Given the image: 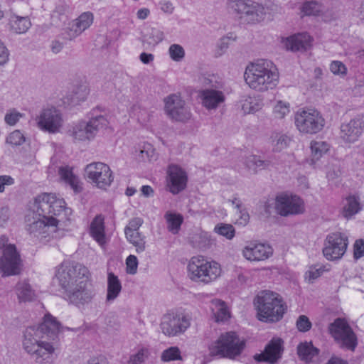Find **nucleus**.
Wrapping results in <instances>:
<instances>
[{
  "mask_svg": "<svg viewBox=\"0 0 364 364\" xmlns=\"http://www.w3.org/2000/svg\"><path fill=\"white\" fill-rule=\"evenodd\" d=\"M60 323L50 314L43 317L38 326H29L24 331L23 346L33 356L37 364H52L54 347L51 341L58 338Z\"/></svg>",
  "mask_w": 364,
  "mask_h": 364,
  "instance_id": "nucleus-1",
  "label": "nucleus"
},
{
  "mask_svg": "<svg viewBox=\"0 0 364 364\" xmlns=\"http://www.w3.org/2000/svg\"><path fill=\"white\" fill-rule=\"evenodd\" d=\"M89 270L75 262H64L58 268L55 277L65 296L77 306L91 301L94 292L88 287Z\"/></svg>",
  "mask_w": 364,
  "mask_h": 364,
  "instance_id": "nucleus-2",
  "label": "nucleus"
},
{
  "mask_svg": "<svg viewBox=\"0 0 364 364\" xmlns=\"http://www.w3.org/2000/svg\"><path fill=\"white\" fill-rule=\"evenodd\" d=\"M257 318L265 323H276L282 319L287 311V306L282 297L270 291L259 292L254 299Z\"/></svg>",
  "mask_w": 364,
  "mask_h": 364,
  "instance_id": "nucleus-3",
  "label": "nucleus"
},
{
  "mask_svg": "<svg viewBox=\"0 0 364 364\" xmlns=\"http://www.w3.org/2000/svg\"><path fill=\"white\" fill-rule=\"evenodd\" d=\"M244 77L251 88L263 92L276 86L279 75L272 62L262 59L246 68Z\"/></svg>",
  "mask_w": 364,
  "mask_h": 364,
  "instance_id": "nucleus-4",
  "label": "nucleus"
},
{
  "mask_svg": "<svg viewBox=\"0 0 364 364\" xmlns=\"http://www.w3.org/2000/svg\"><path fill=\"white\" fill-rule=\"evenodd\" d=\"M245 347L244 340H240L235 332L230 331L221 334L218 339L210 347V354L213 356L235 358L240 355Z\"/></svg>",
  "mask_w": 364,
  "mask_h": 364,
  "instance_id": "nucleus-5",
  "label": "nucleus"
},
{
  "mask_svg": "<svg viewBox=\"0 0 364 364\" xmlns=\"http://www.w3.org/2000/svg\"><path fill=\"white\" fill-rule=\"evenodd\" d=\"M187 268L191 279L205 284L217 279L221 272L218 263L208 262L201 256L193 257Z\"/></svg>",
  "mask_w": 364,
  "mask_h": 364,
  "instance_id": "nucleus-6",
  "label": "nucleus"
},
{
  "mask_svg": "<svg viewBox=\"0 0 364 364\" xmlns=\"http://www.w3.org/2000/svg\"><path fill=\"white\" fill-rule=\"evenodd\" d=\"M36 215L43 218H57L62 213L68 215L71 213V210L65 207V202L63 198H58L53 193H43L38 196L34 203Z\"/></svg>",
  "mask_w": 364,
  "mask_h": 364,
  "instance_id": "nucleus-7",
  "label": "nucleus"
},
{
  "mask_svg": "<svg viewBox=\"0 0 364 364\" xmlns=\"http://www.w3.org/2000/svg\"><path fill=\"white\" fill-rule=\"evenodd\" d=\"M228 8L240 14V19L247 23H257L263 21L267 9L252 0H229Z\"/></svg>",
  "mask_w": 364,
  "mask_h": 364,
  "instance_id": "nucleus-8",
  "label": "nucleus"
},
{
  "mask_svg": "<svg viewBox=\"0 0 364 364\" xmlns=\"http://www.w3.org/2000/svg\"><path fill=\"white\" fill-rule=\"evenodd\" d=\"M63 219L43 218L38 215L35 218L33 216V220L31 221L30 216H26V230L30 235L38 237L41 240L47 237H56V234L60 229V224Z\"/></svg>",
  "mask_w": 364,
  "mask_h": 364,
  "instance_id": "nucleus-9",
  "label": "nucleus"
},
{
  "mask_svg": "<svg viewBox=\"0 0 364 364\" xmlns=\"http://www.w3.org/2000/svg\"><path fill=\"white\" fill-rule=\"evenodd\" d=\"M328 331L341 348L355 350L358 345L357 336L346 319L336 318L328 325Z\"/></svg>",
  "mask_w": 364,
  "mask_h": 364,
  "instance_id": "nucleus-10",
  "label": "nucleus"
},
{
  "mask_svg": "<svg viewBox=\"0 0 364 364\" xmlns=\"http://www.w3.org/2000/svg\"><path fill=\"white\" fill-rule=\"evenodd\" d=\"M107 125L108 121L103 115L94 116L92 114L89 121L79 122L69 132L75 140H91L100 130L105 129Z\"/></svg>",
  "mask_w": 364,
  "mask_h": 364,
  "instance_id": "nucleus-11",
  "label": "nucleus"
},
{
  "mask_svg": "<svg viewBox=\"0 0 364 364\" xmlns=\"http://www.w3.org/2000/svg\"><path fill=\"white\" fill-rule=\"evenodd\" d=\"M295 125L299 132L306 134H316L324 127L325 120L316 109L302 110L295 114Z\"/></svg>",
  "mask_w": 364,
  "mask_h": 364,
  "instance_id": "nucleus-12",
  "label": "nucleus"
},
{
  "mask_svg": "<svg viewBox=\"0 0 364 364\" xmlns=\"http://www.w3.org/2000/svg\"><path fill=\"white\" fill-rule=\"evenodd\" d=\"M191 325L188 315L169 311L161 318V328L164 334L168 336H177L183 333Z\"/></svg>",
  "mask_w": 364,
  "mask_h": 364,
  "instance_id": "nucleus-13",
  "label": "nucleus"
},
{
  "mask_svg": "<svg viewBox=\"0 0 364 364\" xmlns=\"http://www.w3.org/2000/svg\"><path fill=\"white\" fill-rule=\"evenodd\" d=\"M85 176L102 189L109 187L114 179L109 166L102 162H94L87 165L85 168Z\"/></svg>",
  "mask_w": 364,
  "mask_h": 364,
  "instance_id": "nucleus-14",
  "label": "nucleus"
},
{
  "mask_svg": "<svg viewBox=\"0 0 364 364\" xmlns=\"http://www.w3.org/2000/svg\"><path fill=\"white\" fill-rule=\"evenodd\" d=\"M348 244L347 236L341 232H333L326 237L323 255L328 260L340 259L346 252Z\"/></svg>",
  "mask_w": 364,
  "mask_h": 364,
  "instance_id": "nucleus-15",
  "label": "nucleus"
},
{
  "mask_svg": "<svg viewBox=\"0 0 364 364\" xmlns=\"http://www.w3.org/2000/svg\"><path fill=\"white\" fill-rule=\"evenodd\" d=\"M165 112L173 120L186 122L191 117L189 108L179 96L171 95L165 99Z\"/></svg>",
  "mask_w": 364,
  "mask_h": 364,
  "instance_id": "nucleus-16",
  "label": "nucleus"
},
{
  "mask_svg": "<svg viewBox=\"0 0 364 364\" xmlns=\"http://www.w3.org/2000/svg\"><path fill=\"white\" fill-rule=\"evenodd\" d=\"M21 259L14 245H7L0 259V269L4 276L17 275L21 272Z\"/></svg>",
  "mask_w": 364,
  "mask_h": 364,
  "instance_id": "nucleus-17",
  "label": "nucleus"
},
{
  "mask_svg": "<svg viewBox=\"0 0 364 364\" xmlns=\"http://www.w3.org/2000/svg\"><path fill=\"white\" fill-rule=\"evenodd\" d=\"M275 209L281 216L297 215L303 213V202L296 196L281 194L276 197Z\"/></svg>",
  "mask_w": 364,
  "mask_h": 364,
  "instance_id": "nucleus-18",
  "label": "nucleus"
},
{
  "mask_svg": "<svg viewBox=\"0 0 364 364\" xmlns=\"http://www.w3.org/2000/svg\"><path fill=\"white\" fill-rule=\"evenodd\" d=\"M188 176L186 172L179 166L170 164L167 169V188L176 195L183 191L187 186Z\"/></svg>",
  "mask_w": 364,
  "mask_h": 364,
  "instance_id": "nucleus-19",
  "label": "nucleus"
},
{
  "mask_svg": "<svg viewBox=\"0 0 364 364\" xmlns=\"http://www.w3.org/2000/svg\"><path fill=\"white\" fill-rule=\"evenodd\" d=\"M62 123L60 112L55 107H52L42 110L38 117V126L43 131L56 133L59 132Z\"/></svg>",
  "mask_w": 364,
  "mask_h": 364,
  "instance_id": "nucleus-20",
  "label": "nucleus"
},
{
  "mask_svg": "<svg viewBox=\"0 0 364 364\" xmlns=\"http://www.w3.org/2000/svg\"><path fill=\"white\" fill-rule=\"evenodd\" d=\"M284 341L280 338H273L265 346L264 352L255 354L254 358L257 362L276 363L282 357L284 351Z\"/></svg>",
  "mask_w": 364,
  "mask_h": 364,
  "instance_id": "nucleus-21",
  "label": "nucleus"
},
{
  "mask_svg": "<svg viewBox=\"0 0 364 364\" xmlns=\"http://www.w3.org/2000/svg\"><path fill=\"white\" fill-rule=\"evenodd\" d=\"M93 21V15L90 12L82 14L77 18L69 23L68 27L63 33V38L67 40H73L78 36L85 29L89 28Z\"/></svg>",
  "mask_w": 364,
  "mask_h": 364,
  "instance_id": "nucleus-22",
  "label": "nucleus"
},
{
  "mask_svg": "<svg viewBox=\"0 0 364 364\" xmlns=\"http://www.w3.org/2000/svg\"><path fill=\"white\" fill-rule=\"evenodd\" d=\"M364 128V115H358L348 123L341 126V137L347 142L355 141Z\"/></svg>",
  "mask_w": 364,
  "mask_h": 364,
  "instance_id": "nucleus-23",
  "label": "nucleus"
},
{
  "mask_svg": "<svg viewBox=\"0 0 364 364\" xmlns=\"http://www.w3.org/2000/svg\"><path fill=\"white\" fill-rule=\"evenodd\" d=\"M273 253L271 246L262 243L250 244L243 250L244 257L251 261H260L269 258Z\"/></svg>",
  "mask_w": 364,
  "mask_h": 364,
  "instance_id": "nucleus-24",
  "label": "nucleus"
},
{
  "mask_svg": "<svg viewBox=\"0 0 364 364\" xmlns=\"http://www.w3.org/2000/svg\"><path fill=\"white\" fill-rule=\"evenodd\" d=\"M200 96L203 105L208 109H216L225 100V96L222 91L213 89L202 90Z\"/></svg>",
  "mask_w": 364,
  "mask_h": 364,
  "instance_id": "nucleus-25",
  "label": "nucleus"
},
{
  "mask_svg": "<svg viewBox=\"0 0 364 364\" xmlns=\"http://www.w3.org/2000/svg\"><path fill=\"white\" fill-rule=\"evenodd\" d=\"M310 36L306 33H298L287 38L285 46L292 51H305L310 46Z\"/></svg>",
  "mask_w": 364,
  "mask_h": 364,
  "instance_id": "nucleus-26",
  "label": "nucleus"
},
{
  "mask_svg": "<svg viewBox=\"0 0 364 364\" xmlns=\"http://www.w3.org/2000/svg\"><path fill=\"white\" fill-rule=\"evenodd\" d=\"M90 233L93 238L100 244L105 242L104 217L97 215L90 224Z\"/></svg>",
  "mask_w": 364,
  "mask_h": 364,
  "instance_id": "nucleus-27",
  "label": "nucleus"
},
{
  "mask_svg": "<svg viewBox=\"0 0 364 364\" xmlns=\"http://www.w3.org/2000/svg\"><path fill=\"white\" fill-rule=\"evenodd\" d=\"M10 29L15 33H25L31 27V23L28 17L11 14L9 18Z\"/></svg>",
  "mask_w": 364,
  "mask_h": 364,
  "instance_id": "nucleus-28",
  "label": "nucleus"
},
{
  "mask_svg": "<svg viewBox=\"0 0 364 364\" xmlns=\"http://www.w3.org/2000/svg\"><path fill=\"white\" fill-rule=\"evenodd\" d=\"M319 352V349L314 347L311 342L301 343L297 346V354L299 358L306 363L311 362Z\"/></svg>",
  "mask_w": 364,
  "mask_h": 364,
  "instance_id": "nucleus-29",
  "label": "nucleus"
},
{
  "mask_svg": "<svg viewBox=\"0 0 364 364\" xmlns=\"http://www.w3.org/2000/svg\"><path fill=\"white\" fill-rule=\"evenodd\" d=\"M70 7L65 1L59 0L51 14V20L58 24L60 22H65L68 18Z\"/></svg>",
  "mask_w": 364,
  "mask_h": 364,
  "instance_id": "nucleus-30",
  "label": "nucleus"
},
{
  "mask_svg": "<svg viewBox=\"0 0 364 364\" xmlns=\"http://www.w3.org/2000/svg\"><path fill=\"white\" fill-rule=\"evenodd\" d=\"M122 290V284L118 277L112 272L108 273L107 301L114 300Z\"/></svg>",
  "mask_w": 364,
  "mask_h": 364,
  "instance_id": "nucleus-31",
  "label": "nucleus"
},
{
  "mask_svg": "<svg viewBox=\"0 0 364 364\" xmlns=\"http://www.w3.org/2000/svg\"><path fill=\"white\" fill-rule=\"evenodd\" d=\"M59 175L60 178L74 190L75 192L79 193L82 190L78 178L75 176L72 170L68 166L60 167L59 168Z\"/></svg>",
  "mask_w": 364,
  "mask_h": 364,
  "instance_id": "nucleus-32",
  "label": "nucleus"
},
{
  "mask_svg": "<svg viewBox=\"0 0 364 364\" xmlns=\"http://www.w3.org/2000/svg\"><path fill=\"white\" fill-rule=\"evenodd\" d=\"M271 162L268 160H262L260 156L256 155H251L247 156L245 161V165L247 168L256 173L258 170H262L267 168Z\"/></svg>",
  "mask_w": 364,
  "mask_h": 364,
  "instance_id": "nucleus-33",
  "label": "nucleus"
},
{
  "mask_svg": "<svg viewBox=\"0 0 364 364\" xmlns=\"http://www.w3.org/2000/svg\"><path fill=\"white\" fill-rule=\"evenodd\" d=\"M164 218L168 224V230L173 234H177L183 221V216L181 214L166 212Z\"/></svg>",
  "mask_w": 364,
  "mask_h": 364,
  "instance_id": "nucleus-34",
  "label": "nucleus"
},
{
  "mask_svg": "<svg viewBox=\"0 0 364 364\" xmlns=\"http://www.w3.org/2000/svg\"><path fill=\"white\" fill-rule=\"evenodd\" d=\"M361 209L358 198L354 196L346 198V203L343 206V215L348 218L358 213Z\"/></svg>",
  "mask_w": 364,
  "mask_h": 364,
  "instance_id": "nucleus-35",
  "label": "nucleus"
},
{
  "mask_svg": "<svg viewBox=\"0 0 364 364\" xmlns=\"http://www.w3.org/2000/svg\"><path fill=\"white\" fill-rule=\"evenodd\" d=\"M17 295L20 301H31L35 294L30 284L26 282H18L16 286Z\"/></svg>",
  "mask_w": 364,
  "mask_h": 364,
  "instance_id": "nucleus-36",
  "label": "nucleus"
},
{
  "mask_svg": "<svg viewBox=\"0 0 364 364\" xmlns=\"http://www.w3.org/2000/svg\"><path fill=\"white\" fill-rule=\"evenodd\" d=\"M125 235L128 241L136 247V252L137 253L143 252L145 250V237L143 236L140 232L129 233V231L128 233L127 232Z\"/></svg>",
  "mask_w": 364,
  "mask_h": 364,
  "instance_id": "nucleus-37",
  "label": "nucleus"
},
{
  "mask_svg": "<svg viewBox=\"0 0 364 364\" xmlns=\"http://www.w3.org/2000/svg\"><path fill=\"white\" fill-rule=\"evenodd\" d=\"M311 150L312 156L311 161L313 163H315L323 156V154L328 151V144L322 141H311Z\"/></svg>",
  "mask_w": 364,
  "mask_h": 364,
  "instance_id": "nucleus-38",
  "label": "nucleus"
},
{
  "mask_svg": "<svg viewBox=\"0 0 364 364\" xmlns=\"http://www.w3.org/2000/svg\"><path fill=\"white\" fill-rule=\"evenodd\" d=\"M323 10V5L316 1H305L301 7V11L306 16L319 15Z\"/></svg>",
  "mask_w": 364,
  "mask_h": 364,
  "instance_id": "nucleus-39",
  "label": "nucleus"
},
{
  "mask_svg": "<svg viewBox=\"0 0 364 364\" xmlns=\"http://www.w3.org/2000/svg\"><path fill=\"white\" fill-rule=\"evenodd\" d=\"M89 93V90L86 85H81L75 87L72 93L68 96V100L73 104H77L81 101H84Z\"/></svg>",
  "mask_w": 364,
  "mask_h": 364,
  "instance_id": "nucleus-40",
  "label": "nucleus"
},
{
  "mask_svg": "<svg viewBox=\"0 0 364 364\" xmlns=\"http://www.w3.org/2000/svg\"><path fill=\"white\" fill-rule=\"evenodd\" d=\"M164 32L157 29L151 28V31L143 36L144 43L155 46L164 40Z\"/></svg>",
  "mask_w": 364,
  "mask_h": 364,
  "instance_id": "nucleus-41",
  "label": "nucleus"
},
{
  "mask_svg": "<svg viewBox=\"0 0 364 364\" xmlns=\"http://www.w3.org/2000/svg\"><path fill=\"white\" fill-rule=\"evenodd\" d=\"M215 309H216L214 312V315L217 322H223L227 321L230 318V312L224 301H217L215 302Z\"/></svg>",
  "mask_w": 364,
  "mask_h": 364,
  "instance_id": "nucleus-42",
  "label": "nucleus"
},
{
  "mask_svg": "<svg viewBox=\"0 0 364 364\" xmlns=\"http://www.w3.org/2000/svg\"><path fill=\"white\" fill-rule=\"evenodd\" d=\"M215 232L218 234L231 240L235 236V228L230 224L220 223L215 227Z\"/></svg>",
  "mask_w": 364,
  "mask_h": 364,
  "instance_id": "nucleus-43",
  "label": "nucleus"
},
{
  "mask_svg": "<svg viewBox=\"0 0 364 364\" xmlns=\"http://www.w3.org/2000/svg\"><path fill=\"white\" fill-rule=\"evenodd\" d=\"M161 358L165 362L181 360V351L176 346L170 347L163 351Z\"/></svg>",
  "mask_w": 364,
  "mask_h": 364,
  "instance_id": "nucleus-44",
  "label": "nucleus"
},
{
  "mask_svg": "<svg viewBox=\"0 0 364 364\" xmlns=\"http://www.w3.org/2000/svg\"><path fill=\"white\" fill-rule=\"evenodd\" d=\"M170 58L175 62L181 61L185 57V50L179 44H172L168 48Z\"/></svg>",
  "mask_w": 364,
  "mask_h": 364,
  "instance_id": "nucleus-45",
  "label": "nucleus"
},
{
  "mask_svg": "<svg viewBox=\"0 0 364 364\" xmlns=\"http://www.w3.org/2000/svg\"><path fill=\"white\" fill-rule=\"evenodd\" d=\"M324 272V267L322 265H315L310 267L309 270L306 272L305 278L309 282L312 283L315 279L318 278Z\"/></svg>",
  "mask_w": 364,
  "mask_h": 364,
  "instance_id": "nucleus-46",
  "label": "nucleus"
},
{
  "mask_svg": "<svg viewBox=\"0 0 364 364\" xmlns=\"http://www.w3.org/2000/svg\"><path fill=\"white\" fill-rule=\"evenodd\" d=\"M25 141V137L19 130L11 132L6 138V143L14 146H19Z\"/></svg>",
  "mask_w": 364,
  "mask_h": 364,
  "instance_id": "nucleus-47",
  "label": "nucleus"
},
{
  "mask_svg": "<svg viewBox=\"0 0 364 364\" xmlns=\"http://www.w3.org/2000/svg\"><path fill=\"white\" fill-rule=\"evenodd\" d=\"M330 70L334 75L341 77H344L347 74V68L341 61H333L330 65Z\"/></svg>",
  "mask_w": 364,
  "mask_h": 364,
  "instance_id": "nucleus-48",
  "label": "nucleus"
},
{
  "mask_svg": "<svg viewBox=\"0 0 364 364\" xmlns=\"http://www.w3.org/2000/svg\"><path fill=\"white\" fill-rule=\"evenodd\" d=\"M311 322L309 318L305 315H301L299 316L296 321V327L301 332L309 331L311 328Z\"/></svg>",
  "mask_w": 364,
  "mask_h": 364,
  "instance_id": "nucleus-49",
  "label": "nucleus"
},
{
  "mask_svg": "<svg viewBox=\"0 0 364 364\" xmlns=\"http://www.w3.org/2000/svg\"><path fill=\"white\" fill-rule=\"evenodd\" d=\"M289 105L282 101H279L274 107V114L276 117L282 119L289 113Z\"/></svg>",
  "mask_w": 364,
  "mask_h": 364,
  "instance_id": "nucleus-50",
  "label": "nucleus"
},
{
  "mask_svg": "<svg viewBox=\"0 0 364 364\" xmlns=\"http://www.w3.org/2000/svg\"><path fill=\"white\" fill-rule=\"evenodd\" d=\"M127 264V272L130 274H134L136 273L138 267V259L134 255H129L126 259Z\"/></svg>",
  "mask_w": 364,
  "mask_h": 364,
  "instance_id": "nucleus-51",
  "label": "nucleus"
},
{
  "mask_svg": "<svg viewBox=\"0 0 364 364\" xmlns=\"http://www.w3.org/2000/svg\"><path fill=\"white\" fill-rule=\"evenodd\" d=\"M146 350H141L135 355L130 357L127 364H141L148 357Z\"/></svg>",
  "mask_w": 364,
  "mask_h": 364,
  "instance_id": "nucleus-52",
  "label": "nucleus"
},
{
  "mask_svg": "<svg viewBox=\"0 0 364 364\" xmlns=\"http://www.w3.org/2000/svg\"><path fill=\"white\" fill-rule=\"evenodd\" d=\"M364 256V239L356 240L353 245V258L358 259Z\"/></svg>",
  "mask_w": 364,
  "mask_h": 364,
  "instance_id": "nucleus-53",
  "label": "nucleus"
},
{
  "mask_svg": "<svg viewBox=\"0 0 364 364\" xmlns=\"http://www.w3.org/2000/svg\"><path fill=\"white\" fill-rule=\"evenodd\" d=\"M142 221L140 218H134L131 220L129 223V225L124 229V233L127 234L129 231V233H136L139 232L138 231L139 227L141 225Z\"/></svg>",
  "mask_w": 364,
  "mask_h": 364,
  "instance_id": "nucleus-54",
  "label": "nucleus"
},
{
  "mask_svg": "<svg viewBox=\"0 0 364 364\" xmlns=\"http://www.w3.org/2000/svg\"><path fill=\"white\" fill-rule=\"evenodd\" d=\"M275 149L278 151L286 148L290 141L289 137L285 134H277L275 136Z\"/></svg>",
  "mask_w": 364,
  "mask_h": 364,
  "instance_id": "nucleus-55",
  "label": "nucleus"
},
{
  "mask_svg": "<svg viewBox=\"0 0 364 364\" xmlns=\"http://www.w3.org/2000/svg\"><path fill=\"white\" fill-rule=\"evenodd\" d=\"M9 53L4 44L0 41V65H3L9 60Z\"/></svg>",
  "mask_w": 364,
  "mask_h": 364,
  "instance_id": "nucleus-56",
  "label": "nucleus"
},
{
  "mask_svg": "<svg viewBox=\"0 0 364 364\" xmlns=\"http://www.w3.org/2000/svg\"><path fill=\"white\" fill-rule=\"evenodd\" d=\"M230 36L223 37L220 41V43L218 44V48L221 51L220 55H221L222 53L225 52V50L228 48L229 41L230 39H232V41H234L235 39V38L232 36V33H230Z\"/></svg>",
  "mask_w": 364,
  "mask_h": 364,
  "instance_id": "nucleus-57",
  "label": "nucleus"
},
{
  "mask_svg": "<svg viewBox=\"0 0 364 364\" xmlns=\"http://www.w3.org/2000/svg\"><path fill=\"white\" fill-rule=\"evenodd\" d=\"M14 183V178L10 176H0V193L4 191L5 186L12 185Z\"/></svg>",
  "mask_w": 364,
  "mask_h": 364,
  "instance_id": "nucleus-58",
  "label": "nucleus"
},
{
  "mask_svg": "<svg viewBox=\"0 0 364 364\" xmlns=\"http://www.w3.org/2000/svg\"><path fill=\"white\" fill-rule=\"evenodd\" d=\"M239 214H240V218L237 220V223L240 225H245L247 224L250 220V215L247 211L245 209H237Z\"/></svg>",
  "mask_w": 364,
  "mask_h": 364,
  "instance_id": "nucleus-59",
  "label": "nucleus"
},
{
  "mask_svg": "<svg viewBox=\"0 0 364 364\" xmlns=\"http://www.w3.org/2000/svg\"><path fill=\"white\" fill-rule=\"evenodd\" d=\"M160 9L161 11H163L164 13L171 14L173 13L174 10V6H173L172 3L169 1H161L159 2Z\"/></svg>",
  "mask_w": 364,
  "mask_h": 364,
  "instance_id": "nucleus-60",
  "label": "nucleus"
},
{
  "mask_svg": "<svg viewBox=\"0 0 364 364\" xmlns=\"http://www.w3.org/2000/svg\"><path fill=\"white\" fill-rule=\"evenodd\" d=\"M21 114L19 113L6 114L5 121L9 125H14L19 120Z\"/></svg>",
  "mask_w": 364,
  "mask_h": 364,
  "instance_id": "nucleus-61",
  "label": "nucleus"
},
{
  "mask_svg": "<svg viewBox=\"0 0 364 364\" xmlns=\"http://www.w3.org/2000/svg\"><path fill=\"white\" fill-rule=\"evenodd\" d=\"M140 60L144 64H149L154 60V55L151 53H142L139 56Z\"/></svg>",
  "mask_w": 364,
  "mask_h": 364,
  "instance_id": "nucleus-62",
  "label": "nucleus"
},
{
  "mask_svg": "<svg viewBox=\"0 0 364 364\" xmlns=\"http://www.w3.org/2000/svg\"><path fill=\"white\" fill-rule=\"evenodd\" d=\"M63 48V43L58 40L53 41L51 44V50L54 53H58Z\"/></svg>",
  "mask_w": 364,
  "mask_h": 364,
  "instance_id": "nucleus-63",
  "label": "nucleus"
},
{
  "mask_svg": "<svg viewBox=\"0 0 364 364\" xmlns=\"http://www.w3.org/2000/svg\"><path fill=\"white\" fill-rule=\"evenodd\" d=\"M326 364H349L346 360L341 359L338 357L331 358Z\"/></svg>",
  "mask_w": 364,
  "mask_h": 364,
  "instance_id": "nucleus-64",
  "label": "nucleus"
}]
</instances>
